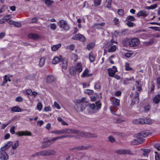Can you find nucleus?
<instances>
[{"label": "nucleus", "mask_w": 160, "mask_h": 160, "mask_svg": "<svg viewBox=\"0 0 160 160\" xmlns=\"http://www.w3.org/2000/svg\"><path fill=\"white\" fill-rule=\"evenodd\" d=\"M136 88L137 91L135 93L132 92L130 96L132 98V103L133 104H137L139 102V94L140 91L142 90L141 85L139 84V82L138 81L136 82Z\"/></svg>", "instance_id": "1"}, {"label": "nucleus", "mask_w": 160, "mask_h": 160, "mask_svg": "<svg viewBox=\"0 0 160 160\" xmlns=\"http://www.w3.org/2000/svg\"><path fill=\"white\" fill-rule=\"evenodd\" d=\"M71 133L70 134H74L78 136L86 138H96L97 135L93 133H91L88 132H85L79 131L75 129H71Z\"/></svg>", "instance_id": "2"}, {"label": "nucleus", "mask_w": 160, "mask_h": 160, "mask_svg": "<svg viewBox=\"0 0 160 160\" xmlns=\"http://www.w3.org/2000/svg\"><path fill=\"white\" fill-rule=\"evenodd\" d=\"M96 105L94 103H92L89 104L90 109L93 112H96L101 108V104L99 101L96 102Z\"/></svg>", "instance_id": "3"}, {"label": "nucleus", "mask_w": 160, "mask_h": 160, "mask_svg": "<svg viewBox=\"0 0 160 160\" xmlns=\"http://www.w3.org/2000/svg\"><path fill=\"white\" fill-rule=\"evenodd\" d=\"M138 135L136 134L135 135V137L137 138V139H135L131 142V144L132 145H135L144 142L145 139L144 138H142L139 136L138 137Z\"/></svg>", "instance_id": "4"}, {"label": "nucleus", "mask_w": 160, "mask_h": 160, "mask_svg": "<svg viewBox=\"0 0 160 160\" xmlns=\"http://www.w3.org/2000/svg\"><path fill=\"white\" fill-rule=\"evenodd\" d=\"M71 129L68 128H65L61 130L52 131L51 133L58 135L63 134H70L71 133Z\"/></svg>", "instance_id": "5"}, {"label": "nucleus", "mask_w": 160, "mask_h": 160, "mask_svg": "<svg viewBox=\"0 0 160 160\" xmlns=\"http://www.w3.org/2000/svg\"><path fill=\"white\" fill-rule=\"evenodd\" d=\"M58 25L60 28H62L65 30L67 31L69 29V27L66 21L64 20H62L59 21Z\"/></svg>", "instance_id": "6"}, {"label": "nucleus", "mask_w": 160, "mask_h": 160, "mask_svg": "<svg viewBox=\"0 0 160 160\" xmlns=\"http://www.w3.org/2000/svg\"><path fill=\"white\" fill-rule=\"evenodd\" d=\"M140 43V40L138 38H134L130 39V47H134L137 46Z\"/></svg>", "instance_id": "7"}, {"label": "nucleus", "mask_w": 160, "mask_h": 160, "mask_svg": "<svg viewBox=\"0 0 160 160\" xmlns=\"http://www.w3.org/2000/svg\"><path fill=\"white\" fill-rule=\"evenodd\" d=\"M5 151L1 148L0 150V159L7 160L9 158V156Z\"/></svg>", "instance_id": "8"}, {"label": "nucleus", "mask_w": 160, "mask_h": 160, "mask_svg": "<svg viewBox=\"0 0 160 160\" xmlns=\"http://www.w3.org/2000/svg\"><path fill=\"white\" fill-rule=\"evenodd\" d=\"M52 144V142L49 139H44L42 142L40 148L43 149L49 147Z\"/></svg>", "instance_id": "9"}, {"label": "nucleus", "mask_w": 160, "mask_h": 160, "mask_svg": "<svg viewBox=\"0 0 160 160\" xmlns=\"http://www.w3.org/2000/svg\"><path fill=\"white\" fill-rule=\"evenodd\" d=\"M151 132L149 130H146L143 132L138 133V137L139 136L142 138H143L146 137L149 134H151Z\"/></svg>", "instance_id": "10"}, {"label": "nucleus", "mask_w": 160, "mask_h": 160, "mask_svg": "<svg viewBox=\"0 0 160 160\" xmlns=\"http://www.w3.org/2000/svg\"><path fill=\"white\" fill-rule=\"evenodd\" d=\"M72 136L70 135H62L60 136L57 137L56 138H54L51 139H49L50 141L52 142V144L53 143L58 139H62L67 137H72Z\"/></svg>", "instance_id": "11"}, {"label": "nucleus", "mask_w": 160, "mask_h": 160, "mask_svg": "<svg viewBox=\"0 0 160 160\" xmlns=\"http://www.w3.org/2000/svg\"><path fill=\"white\" fill-rule=\"evenodd\" d=\"M72 39L74 40L78 39L82 42H84L85 40V38L82 35L79 34H76L74 37H72Z\"/></svg>", "instance_id": "12"}, {"label": "nucleus", "mask_w": 160, "mask_h": 160, "mask_svg": "<svg viewBox=\"0 0 160 160\" xmlns=\"http://www.w3.org/2000/svg\"><path fill=\"white\" fill-rule=\"evenodd\" d=\"M117 71V68L116 67L113 66L112 68L108 69L109 75L111 77H113Z\"/></svg>", "instance_id": "13"}, {"label": "nucleus", "mask_w": 160, "mask_h": 160, "mask_svg": "<svg viewBox=\"0 0 160 160\" xmlns=\"http://www.w3.org/2000/svg\"><path fill=\"white\" fill-rule=\"evenodd\" d=\"M56 80V78L54 76L50 75L47 76L46 82L47 83H50L54 82Z\"/></svg>", "instance_id": "14"}, {"label": "nucleus", "mask_w": 160, "mask_h": 160, "mask_svg": "<svg viewBox=\"0 0 160 160\" xmlns=\"http://www.w3.org/2000/svg\"><path fill=\"white\" fill-rule=\"evenodd\" d=\"M60 64L61 66L62 70H66L68 66L67 60V59L62 60Z\"/></svg>", "instance_id": "15"}, {"label": "nucleus", "mask_w": 160, "mask_h": 160, "mask_svg": "<svg viewBox=\"0 0 160 160\" xmlns=\"http://www.w3.org/2000/svg\"><path fill=\"white\" fill-rule=\"evenodd\" d=\"M122 44L123 46L126 47H130V39L125 38L123 40Z\"/></svg>", "instance_id": "16"}, {"label": "nucleus", "mask_w": 160, "mask_h": 160, "mask_svg": "<svg viewBox=\"0 0 160 160\" xmlns=\"http://www.w3.org/2000/svg\"><path fill=\"white\" fill-rule=\"evenodd\" d=\"M16 134L19 136H31V133L28 131L18 132L16 133Z\"/></svg>", "instance_id": "17"}, {"label": "nucleus", "mask_w": 160, "mask_h": 160, "mask_svg": "<svg viewBox=\"0 0 160 160\" xmlns=\"http://www.w3.org/2000/svg\"><path fill=\"white\" fill-rule=\"evenodd\" d=\"M75 108L78 112H82L85 109V107L82 106V104H79L77 103Z\"/></svg>", "instance_id": "18"}, {"label": "nucleus", "mask_w": 160, "mask_h": 160, "mask_svg": "<svg viewBox=\"0 0 160 160\" xmlns=\"http://www.w3.org/2000/svg\"><path fill=\"white\" fill-rule=\"evenodd\" d=\"M62 61V57L60 56L59 57H55L52 60V63L53 64H55L58 63Z\"/></svg>", "instance_id": "19"}, {"label": "nucleus", "mask_w": 160, "mask_h": 160, "mask_svg": "<svg viewBox=\"0 0 160 160\" xmlns=\"http://www.w3.org/2000/svg\"><path fill=\"white\" fill-rule=\"evenodd\" d=\"M116 152L117 153L120 154H129L130 152L129 150L124 149L117 150Z\"/></svg>", "instance_id": "20"}, {"label": "nucleus", "mask_w": 160, "mask_h": 160, "mask_svg": "<svg viewBox=\"0 0 160 160\" xmlns=\"http://www.w3.org/2000/svg\"><path fill=\"white\" fill-rule=\"evenodd\" d=\"M148 15V14L146 12L145 10H141L138 12L137 14V16L138 17H140L142 16L143 17H146Z\"/></svg>", "instance_id": "21"}, {"label": "nucleus", "mask_w": 160, "mask_h": 160, "mask_svg": "<svg viewBox=\"0 0 160 160\" xmlns=\"http://www.w3.org/2000/svg\"><path fill=\"white\" fill-rule=\"evenodd\" d=\"M132 122L133 123L135 124H143L145 123L144 118L135 120H133Z\"/></svg>", "instance_id": "22"}, {"label": "nucleus", "mask_w": 160, "mask_h": 160, "mask_svg": "<svg viewBox=\"0 0 160 160\" xmlns=\"http://www.w3.org/2000/svg\"><path fill=\"white\" fill-rule=\"evenodd\" d=\"M89 71L88 69H86L83 72L81 76L82 77H89L92 75V74H89Z\"/></svg>", "instance_id": "23"}, {"label": "nucleus", "mask_w": 160, "mask_h": 160, "mask_svg": "<svg viewBox=\"0 0 160 160\" xmlns=\"http://www.w3.org/2000/svg\"><path fill=\"white\" fill-rule=\"evenodd\" d=\"M28 38L33 39H37L39 38V37L38 35L33 33L29 34L28 35Z\"/></svg>", "instance_id": "24"}, {"label": "nucleus", "mask_w": 160, "mask_h": 160, "mask_svg": "<svg viewBox=\"0 0 160 160\" xmlns=\"http://www.w3.org/2000/svg\"><path fill=\"white\" fill-rule=\"evenodd\" d=\"M88 148L87 147H85L83 146H81L74 148H72L71 150H75L76 151H78L84 149H86Z\"/></svg>", "instance_id": "25"}, {"label": "nucleus", "mask_w": 160, "mask_h": 160, "mask_svg": "<svg viewBox=\"0 0 160 160\" xmlns=\"http://www.w3.org/2000/svg\"><path fill=\"white\" fill-rule=\"evenodd\" d=\"M141 150L142 152V154L143 156L145 157H148V154L151 151L149 149H142Z\"/></svg>", "instance_id": "26"}, {"label": "nucleus", "mask_w": 160, "mask_h": 160, "mask_svg": "<svg viewBox=\"0 0 160 160\" xmlns=\"http://www.w3.org/2000/svg\"><path fill=\"white\" fill-rule=\"evenodd\" d=\"M153 101L155 104L158 103L160 101V94L155 96L153 99Z\"/></svg>", "instance_id": "27"}, {"label": "nucleus", "mask_w": 160, "mask_h": 160, "mask_svg": "<svg viewBox=\"0 0 160 160\" xmlns=\"http://www.w3.org/2000/svg\"><path fill=\"white\" fill-rule=\"evenodd\" d=\"M75 68H76V70L77 72L80 73L82 71V65L80 63H78L76 64V65L75 67H74Z\"/></svg>", "instance_id": "28"}, {"label": "nucleus", "mask_w": 160, "mask_h": 160, "mask_svg": "<svg viewBox=\"0 0 160 160\" xmlns=\"http://www.w3.org/2000/svg\"><path fill=\"white\" fill-rule=\"evenodd\" d=\"M13 143L12 142H10L6 144L3 147L1 148V149H3L4 150H6L7 149L11 147Z\"/></svg>", "instance_id": "29"}, {"label": "nucleus", "mask_w": 160, "mask_h": 160, "mask_svg": "<svg viewBox=\"0 0 160 160\" xmlns=\"http://www.w3.org/2000/svg\"><path fill=\"white\" fill-rule=\"evenodd\" d=\"M46 150L47 156L54 155L56 153V152L54 150L48 149Z\"/></svg>", "instance_id": "30"}, {"label": "nucleus", "mask_w": 160, "mask_h": 160, "mask_svg": "<svg viewBox=\"0 0 160 160\" xmlns=\"http://www.w3.org/2000/svg\"><path fill=\"white\" fill-rule=\"evenodd\" d=\"M11 110L12 112H19L22 111L21 108L17 106H15L12 108Z\"/></svg>", "instance_id": "31"}, {"label": "nucleus", "mask_w": 160, "mask_h": 160, "mask_svg": "<svg viewBox=\"0 0 160 160\" xmlns=\"http://www.w3.org/2000/svg\"><path fill=\"white\" fill-rule=\"evenodd\" d=\"M69 72L71 75H74L77 72L76 68L74 67H72L69 70Z\"/></svg>", "instance_id": "32"}, {"label": "nucleus", "mask_w": 160, "mask_h": 160, "mask_svg": "<svg viewBox=\"0 0 160 160\" xmlns=\"http://www.w3.org/2000/svg\"><path fill=\"white\" fill-rule=\"evenodd\" d=\"M61 46L60 43H59L57 45H53L51 48V49L53 51H56Z\"/></svg>", "instance_id": "33"}, {"label": "nucleus", "mask_w": 160, "mask_h": 160, "mask_svg": "<svg viewBox=\"0 0 160 160\" xmlns=\"http://www.w3.org/2000/svg\"><path fill=\"white\" fill-rule=\"evenodd\" d=\"M86 98L85 97H83L81 99H77L76 101L77 103L79 104H81L84 102H86Z\"/></svg>", "instance_id": "34"}, {"label": "nucleus", "mask_w": 160, "mask_h": 160, "mask_svg": "<svg viewBox=\"0 0 160 160\" xmlns=\"http://www.w3.org/2000/svg\"><path fill=\"white\" fill-rule=\"evenodd\" d=\"M8 80L9 81H11V80L9 79V78L7 77V76L6 75H5L3 77V82L1 85L2 86H4L7 82Z\"/></svg>", "instance_id": "35"}, {"label": "nucleus", "mask_w": 160, "mask_h": 160, "mask_svg": "<svg viewBox=\"0 0 160 160\" xmlns=\"http://www.w3.org/2000/svg\"><path fill=\"white\" fill-rule=\"evenodd\" d=\"M45 61V59L44 58H42L40 59L39 62V66L40 67H42L44 64Z\"/></svg>", "instance_id": "36"}, {"label": "nucleus", "mask_w": 160, "mask_h": 160, "mask_svg": "<svg viewBox=\"0 0 160 160\" xmlns=\"http://www.w3.org/2000/svg\"><path fill=\"white\" fill-rule=\"evenodd\" d=\"M113 43H115L113 39H112L110 41L108 42L105 45L106 48L112 45Z\"/></svg>", "instance_id": "37"}, {"label": "nucleus", "mask_w": 160, "mask_h": 160, "mask_svg": "<svg viewBox=\"0 0 160 160\" xmlns=\"http://www.w3.org/2000/svg\"><path fill=\"white\" fill-rule=\"evenodd\" d=\"M95 46V44L93 43H91L87 45V49L89 50L92 49Z\"/></svg>", "instance_id": "38"}, {"label": "nucleus", "mask_w": 160, "mask_h": 160, "mask_svg": "<svg viewBox=\"0 0 160 160\" xmlns=\"http://www.w3.org/2000/svg\"><path fill=\"white\" fill-rule=\"evenodd\" d=\"M84 92L88 95H92L93 93L94 92L92 90L87 89L84 90Z\"/></svg>", "instance_id": "39"}, {"label": "nucleus", "mask_w": 160, "mask_h": 160, "mask_svg": "<svg viewBox=\"0 0 160 160\" xmlns=\"http://www.w3.org/2000/svg\"><path fill=\"white\" fill-rule=\"evenodd\" d=\"M117 46L116 45H113L110 47V48L108 50V52H113L116 50Z\"/></svg>", "instance_id": "40"}, {"label": "nucleus", "mask_w": 160, "mask_h": 160, "mask_svg": "<svg viewBox=\"0 0 160 160\" xmlns=\"http://www.w3.org/2000/svg\"><path fill=\"white\" fill-rule=\"evenodd\" d=\"M145 123L144 124H151L152 123L153 121L150 119L144 118Z\"/></svg>", "instance_id": "41"}, {"label": "nucleus", "mask_w": 160, "mask_h": 160, "mask_svg": "<svg viewBox=\"0 0 160 160\" xmlns=\"http://www.w3.org/2000/svg\"><path fill=\"white\" fill-rule=\"evenodd\" d=\"M113 104L116 106H118L119 105L120 100L119 99L114 98L112 101Z\"/></svg>", "instance_id": "42"}, {"label": "nucleus", "mask_w": 160, "mask_h": 160, "mask_svg": "<svg viewBox=\"0 0 160 160\" xmlns=\"http://www.w3.org/2000/svg\"><path fill=\"white\" fill-rule=\"evenodd\" d=\"M53 2V1L51 0H45L44 1L45 4L48 6H50Z\"/></svg>", "instance_id": "43"}, {"label": "nucleus", "mask_w": 160, "mask_h": 160, "mask_svg": "<svg viewBox=\"0 0 160 160\" xmlns=\"http://www.w3.org/2000/svg\"><path fill=\"white\" fill-rule=\"evenodd\" d=\"M135 18H134V17L132 16H128L126 18V20L127 21H135Z\"/></svg>", "instance_id": "44"}, {"label": "nucleus", "mask_w": 160, "mask_h": 160, "mask_svg": "<svg viewBox=\"0 0 160 160\" xmlns=\"http://www.w3.org/2000/svg\"><path fill=\"white\" fill-rule=\"evenodd\" d=\"M89 58L90 61L91 62H93L94 61L95 57L93 54L92 53H90L89 54Z\"/></svg>", "instance_id": "45"}, {"label": "nucleus", "mask_w": 160, "mask_h": 160, "mask_svg": "<svg viewBox=\"0 0 160 160\" xmlns=\"http://www.w3.org/2000/svg\"><path fill=\"white\" fill-rule=\"evenodd\" d=\"M126 24L128 27H132L136 25L135 23L129 21H128Z\"/></svg>", "instance_id": "46"}, {"label": "nucleus", "mask_w": 160, "mask_h": 160, "mask_svg": "<svg viewBox=\"0 0 160 160\" xmlns=\"http://www.w3.org/2000/svg\"><path fill=\"white\" fill-rule=\"evenodd\" d=\"M125 67L126 70L127 71H130L132 70V68L130 67L129 63L126 62L125 63Z\"/></svg>", "instance_id": "47"}, {"label": "nucleus", "mask_w": 160, "mask_h": 160, "mask_svg": "<svg viewBox=\"0 0 160 160\" xmlns=\"http://www.w3.org/2000/svg\"><path fill=\"white\" fill-rule=\"evenodd\" d=\"M108 138L109 141L111 143H113L115 142V139L114 138L111 136H109Z\"/></svg>", "instance_id": "48"}, {"label": "nucleus", "mask_w": 160, "mask_h": 160, "mask_svg": "<svg viewBox=\"0 0 160 160\" xmlns=\"http://www.w3.org/2000/svg\"><path fill=\"white\" fill-rule=\"evenodd\" d=\"M19 143L18 141H16L14 143V144L12 145V148L13 149H15L19 146Z\"/></svg>", "instance_id": "49"}, {"label": "nucleus", "mask_w": 160, "mask_h": 160, "mask_svg": "<svg viewBox=\"0 0 160 160\" xmlns=\"http://www.w3.org/2000/svg\"><path fill=\"white\" fill-rule=\"evenodd\" d=\"M93 1L95 6H98L101 4V0H93Z\"/></svg>", "instance_id": "50"}, {"label": "nucleus", "mask_w": 160, "mask_h": 160, "mask_svg": "<svg viewBox=\"0 0 160 160\" xmlns=\"http://www.w3.org/2000/svg\"><path fill=\"white\" fill-rule=\"evenodd\" d=\"M3 19L5 20L8 21L12 18V17L10 15H7L5 16L3 18Z\"/></svg>", "instance_id": "51"}, {"label": "nucleus", "mask_w": 160, "mask_h": 160, "mask_svg": "<svg viewBox=\"0 0 160 160\" xmlns=\"http://www.w3.org/2000/svg\"><path fill=\"white\" fill-rule=\"evenodd\" d=\"M106 2L107 3V7L109 8H111L112 0H107Z\"/></svg>", "instance_id": "52"}, {"label": "nucleus", "mask_w": 160, "mask_h": 160, "mask_svg": "<svg viewBox=\"0 0 160 160\" xmlns=\"http://www.w3.org/2000/svg\"><path fill=\"white\" fill-rule=\"evenodd\" d=\"M50 27L51 29L55 30L56 28V26L55 23L51 24L50 25Z\"/></svg>", "instance_id": "53"}, {"label": "nucleus", "mask_w": 160, "mask_h": 160, "mask_svg": "<svg viewBox=\"0 0 160 160\" xmlns=\"http://www.w3.org/2000/svg\"><path fill=\"white\" fill-rule=\"evenodd\" d=\"M37 108L39 110L41 111L42 108V105L41 102H38L37 105Z\"/></svg>", "instance_id": "54"}, {"label": "nucleus", "mask_w": 160, "mask_h": 160, "mask_svg": "<svg viewBox=\"0 0 160 160\" xmlns=\"http://www.w3.org/2000/svg\"><path fill=\"white\" fill-rule=\"evenodd\" d=\"M23 98L20 96H18L16 98V101L17 102H21L23 101Z\"/></svg>", "instance_id": "55"}, {"label": "nucleus", "mask_w": 160, "mask_h": 160, "mask_svg": "<svg viewBox=\"0 0 160 160\" xmlns=\"http://www.w3.org/2000/svg\"><path fill=\"white\" fill-rule=\"evenodd\" d=\"M41 156H46L47 155V152L46 150H43L40 152Z\"/></svg>", "instance_id": "56"}, {"label": "nucleus", "mask_w": 160, "mask_h": 160, "mask_svg": "<svg viewBox=\"0 0 160 160\" xmlns=\"http://www.w3.org/2000/svg\"><path fill=\"white\" fill-rule=\"evenodd\" d=\"M13 25L17 27H20L21 26V23L19 22H14Z\"/></svg>", "instance_id": "57"}, {"label": "nucleus", "mask_w": 160, "mask_h": 160, "mask_svg": "<svg viewBox=\"0 0 160 160\" xmlns=\"http://www.w3.org/2000/svg\"><path fill=\"white\" fill-rule=\"evenodd\" d=\"M15 126H12L10 129V132L12 134H14L15 133V132L14 131V130L15 129Z\"/></svg>", "instance_id": "58"}, {"label": "nucleus", "mask_w": 160, "mask_h": 160, "mask_svg": "<svg viewBox=\"0 0 160 160\" xmlns=\"http://www.w3.org/2000/svg\"><path fill=\"white\" fill-rule=\"evenodd\" d=\"M156 154L155 155V159L156 160H160V155L159 154L156 152H155Z\"/></svg>", "instance_id": "59"}, {"label": "nucleus", "mask_w": 160, "mask_h": 160, "mask_svg": "<svg viewBox=\"0 0 160 160\" xmlns=\"http://www.w3.org/2000/svg\"><path fill=\"white\" fill-rule=\"evenodd\" d=\"M67 48L71 50H73L74 48V46L73 44H71L67 47Z\"/></svg>", "instance_id": "60"}, {"label": "nucleus", "mask_w": 160, "mask_h": 160, "mask_svg": "<svg viewBox=\"0 0 160 160\" xmlns=\"http://www.w3.org/2000/svg\"><path fill=\"white\" fill-rule=\"evenodd\" d=\"M118 13L121 16H123L124 15V11L122 9H119L118 11Z\"/></svg>", "instance_id": "61"}, {"label": "nucleus", "mask_w": 160, "mask_h": 160, "mask_svg": "<svg viewBox=\"0 0 160 160\" xmlns=\"http://www.w3.org/2000/svg\"><path fill=\"white\" fill-rule=\"evenodd\" d=\"M54 106L56 108H57L58 109H59L61 108L60 106L56 102H54Z\"/></svg>", "instance_id": "62"}, {"label": "nucleus", "mask_w": 160, "mask_h": 160, "mask_svg": "<svg viewBox=\"0 0 160 160\" xmlns=\"http://www.w3.org/2000/svg\"><path fill=\"white\" fill-rule=\"evenodd\" d=\"M113 22H114V25H118L119 23V21L118 19L115 18L113 19Z\"/></svg>", "instance_id": "63"}, {"label": "nucleus", "mask_w": 160, "mask_h": 160, "mask_svg": "<svg viewBox=\"0 0 160 160\" xmlns=\"http://www.w3.org/2000/svg\"><path fill=\"white\" fill-rule=\"evenodd\" d=\"M43 123L44 122L42 120L38 121L37 122V124L40 127L41 126Z\"/></svg>", "instance_id": "64"}]
</instances>
